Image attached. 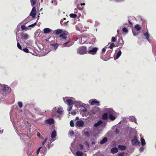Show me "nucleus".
<instances>
[{
	"instance_id": "1",
	"label": "nucleus",
	"mask_w": 156,
	"mask_h": 156,
	"mask_svg": "<svg viewBox=\"0 0 156 156\" xmlns=\"http://www.w3.org/2000/svg\"><path fill=\"white\" fill-rule=\"evenodd\" d=\"M59 37L62 38V45L63 47H70L73 44V42L70 39H67V33H63L59 35Z\"/></svg>"
},
{
	"instance_id": "2",
	"label": "nucleus",
	"mask_w": 156,
	"mask_h": 156,
	"mask_svg": "<svg viewBox=\"0 0 156 156\" xmlns=\"http://www.w3.org/2000/svg\"><path fill=\"white\" fill-rule=\"evenodd\" d=\"M77 54L82 55L87 53V48L85 46L79 47L77 49Z\"/></svg>"
},
{
	"instance_id": "3",
	"label": "nucleus",
	"mask_w": 156,
	"mask_h": 156,
	"mask_svg": "<svg viewBox=\"0 0 156 156\" xmlns=\"http://www.w3.org/2000/svg\"><path fill=\"white\" fill-rule=\"evenodd\" d=\"M131 142L132 145L134 146H137L140 143L138 140L137 137L135 135L133 136Z\"/></svg>"
},
{
	"instance_id": "4",
	"label": "nucleus",
	"mask_w": 156,
	"mask_h": 156,
	"mask_svg": "<svg viewBox=\"0 0 156 156\" xmlns=\"http://www.w3.org/2000/svg\"><path fill=\"white\" fill-rule=\"evenodd\" d=\"M108 114H109V118L112 120L113 121L116 119V117L112 115L113 110L111 109L108 110Z\"/></svg>"
},
{
	"instance_id": "5",
	"label": "nucleus",
	"mask_w": 156,
	"mask_h": 156,
	"mask_svg": "<svg viewBox=\"0 0 156 156\" xmlns=\"http://www.w3.org/2000/svg\"><path fill=\"white\" fill-rule=\"evenodd\" d=\"M98 50V48L96 47L93 48L91 49H89L88 51V52L89 54L94 55L96 54Z\"/></svg>"
},
{
	"instance_id": "6",
	"label": "nucleus",
	"mask_w": 156,
	"mask_h": 156,
	"mask_svg": "<svg viewBox=\"0 0 156 156\" xmlns=\"http://www.w3.org/2000/svg\"><path fill=\"white\" fill-rule=\"evenodd\" d=\"M68 97H66L63 98V100L64 102H67V103L68 105L69 106L73 105L74 104V102L72 100L68 99Z\"/></svg>"
},
{
	"instance_id": "7",
	"label": "nucleus",
	"mask_w": 156,
	"mask_h": 156,
	"mask_svg": "<svg viewBox=\"0 0 156 156\" xmlns=\"http://www.w3.org/2000/svg\"><path fill=\"white\" fill-rule=\"evenodd\" d=\"M89 103L91 105H95L97 106H99L100 105L99 102L95 99L90 100Z\"/></svg>"
},
{
	"instance_id": "8",
	"label": "nucleus",
	"mask_w": 156,
	"mask_h": 156,
	"mask_svg": "<svg viewBox=\"0 0 156 156\" xmlns=\"http://www.w3.org/2000/svg\"><path fill=\"white\" fill-rule=\"evenodd\" d=\"M54 121L52 118H49L48 119L45 120L44 122L46 125H52L54 124Z\"/></svg>"
},
{
	"instance_id": "9",
	"label": "nucleus",
	"mask_w": 156,
	"mask_h": 156,
	"mask_svg": "<svg viewBox=\"0 0 156 156\" xmlns=\"http://www.w3.org/2000/svg\"><path fill=\"white\" fill-rule=\"evenodd\" d=\"M63 110L62 108H58L57 112H54L53 113V115H56V113H58L60 115H62L63 114Z\"/></svg>"
},
{
	"instance_id": "10",
	"label": "nucleus",
	"mask_w": 156,
	"mask_h": 156,
	"mask_svg": "<svg viewBox=\"0 0 156 156\" xmlns=\"http://www.w3.org/2000/svg\"><path fill=\"white\" fill-rule=\"evenodd\" d=\"M76 125L79 127H82L84 125V122L82 120L77 121L76 123Z\"/></svg>"
},
{
	"instance_id": "11",
	"label": "nucleus",
	"mask_w": 156,
	"mask_h": 156,
	"mask_svg": "<svg viewBox=\"0 0 156 156\" xmlns=\"http://www.w3.org/2000/svg\"><path fill=\"white\" fill-rule=\"evenodd\" d=\"M117 43L118 44L116 45L117 47H118L119 46L122 47V46L124 44V41L122 39L120 38L118 40V41H117Z\"/></svg>"
},
{
	"instance_id": "12",
	"label": "nucleus",
	"mask_w": 156,
	"mask_h": 156,
	"mask_svg": "<svg viewBox=\"0 0 156 156\" xmlns=\"http://www.w3.org/2000/svg\"><path fill=\"white\" fill-rule=\"evenodd\" d=\"M118 149L117 147H112L111 150V152L112 154H115L118 151Z\"/></svg>"
},
{
	"instance_id": "13",
	"label": "nucleus",
	"mask_w": 156,
	"mask_h": 156,
	"mask_svg": "<svg viewBox=\"0 0 156 156\" xmlns=\"http://www.w3.org/2000/svg\"><path fill=\"white\" fill-rule=\"evenodd\" d=\"M52 30L49 28H44V33L47 34L51 33L52 32Z\"/></svg>"
},
{
	"instance_id": "14",
	"label": "nucleus",
	"mask_w": 156,
	"mask_h": 156,
	"mask_svg": "<svg viewBox=\"0 0 156 156\" xmlns=\"http://www.w3.org/2000/svg\"><path fill=\"white\" fill-rule=\"evenodd\" d=\"M63 32L62 29H58L54 31V33H55L56 34H59L62 33Z\"/></svg>"
},
{
	"instance_id": "15",
	"label": "nucleus",
	"mask_w": 156,
	"mask_h": 156,
	"mask_svg": "<svg viewBox=\"0 0 156 156\" xmlns=\"http://www.w3.org/2000/svg\"><path fill=\"white\" fill-rule=\"evenodd\" d=\"M102 123V120H100L94 124V126L95 127H97L101 125Z\"/></svg>"
},
{
	"instance_id": "16",
	"label": "nucleus",
	"mask_w": 156,
	"mask_h": 156,
	"mask_svg": "<svg viewBox=\"0 0 156 156\" xmlns=\"http://www.w3.org/2000/svg\"><path fill=\"white\" fill-rule=\"evenodd\" d=\"M108 118V115L107 113H105L102 116V119L103 120H107Z\"/></svg>"
},
{
	"instance_id": "17",
	"label": "nucleus",
	"mask_w": 156,
	"mask_h": 156,
	"mask_svg": "<svg viewBox=\"0 0 156 156\" xmlns=\"http://www.w3.org/2000/svg\"><path fill=\"white\" fill-rule=\"evenodd\" d=\"M56 131L55 130H54L51 133V138L53 139L56 136Z\"/></svg>"
},
{
	"instance_id": "18",
	"label": "nucleus",
	"mask_w": 156,
	"mask_h": 156,
	"mask_svg": "<svg viewBox=\"0 0 156 156\" xmlns=\"http://www.w3.org/2000/svg\"><path fill=\"white\" fill-rule=\"evenodd\" d=\"M129 120L132 122H136V118L133 116H130L129 118Z\"/></svg>"
},
{
	"instance_id": "19",
	"label": "nucleus",
	"mask_w": 156,
	"mask_h": 156,
	"mask_svg": "<svg viewBox=\"0 0 156 156\" xmlns=\"http://www.w3.org/2000/svg\"><path fill=\"white\" fill-rule=\"evenodd\" d=\"M83 132L85 135L87 137H88L90 136L89 132L87 129H84L83 130Z\"/></svg>"
},
{
	"instance_id": "20",
	"label": "nucleus",
	"mask_w": 156,
	"mask_h": 156,
	"mask_svg": "<svg viewBox=\"0 0 156 156\" xmlns=\"http://www.w3.org/2000/svg\"><path fill=\"white\" fill-rule=\"evenodd\" d=\"M118 147L119 149L121 150H125L126 148V147L125 146L122 145H119Z\"/></svg>"
},
{
	"instance_id": "21",
	"label": "nucleus",
	"mask_w": 156,
	"mask_h": 156,
	"mask_svg": "<svg viewBox=\"0 0 156 156\" xmlns=\"http://www.w3.org/2000/svg\"><path fill=\"white\" fill-rule=\"evenodd\" d=\"M107 140V138L106 137H105L101 141L100 143L101 144H103L106 142Z\"/></svg>"
},
{
	"instance_id": "22",
	"label": "nucleus",
	"mask_w": 156,
	"mask_h": 156,
	"mask_svg": "<svg viewBox=\"0 0 156 156\" xmlns=\"http://www.w3.org/2000/svg\"><path fill=\"white\" fill-rule=\"evenodd\" d=\"M134 28L138 31H140L141 29V27H140L139 25L138 24L136 25L135 26Z\"/></svg>"
},
{
	"instance_id": "23",
	"label": "nucleus",
	"mask_w": 156,
	"mask_h": 156,
	"mask_svg": "<svg viewBox=\"0 0 156 156\" xmlns=\"http://www.w3.org/2000/svg\"><path fill=\"white\" fill-rule=\"evenodd\" d=\"M144 35L146 37V39L148 41H149V34L148 32H146L144 34Z\"/></svg>"
},
{
	"instance_id": "24",
	"label": "nucleus",
	"mask_w": 156,
	"mask_h": 156,
	"mask_svg": "<svg viewBox=\"0 0 156 156\" xmlns=\"http://www.w3.org/2000/svg\"><path fill=\"white\" fill-rule=\"evenodd\" d=\"M22 38L23 39H27L28 38V35L27 34H24L22 35Z\"/></svg>"
},
{
	"instance_id": "25",
	"label": "nucleus",
	"mask_w": 156,
	"mask_h": 156,
	"mask_svg": "<svg viewBox=\"0 0 156 156\" xmlns=\"http://www.w3.org/2000/svg\"><path fill=\"white\" fill-rule=\"evenodd\" d=\"M132 31L133 34L134 36H136L138 35L139 33V32L138 31H137V30H132Z\"/></svg>"
},
{
	"instance_id": "26",
	"label": "nucleus",
	"mask_w": 156,
	"mask_h": 156,
	"mask_svg": "<svg viewBox=\"0 0 156 156\" xmlns=\"http://www.w3.org/2000/svg\"><path fill=\"white\" fill-rule=\"evenodd\" d=\"M77 156H82L83 155V153L80 151H77L76 153Z\"/></svg>"
},
{
	"instance_id": "27",
	"label": "nucleus",
	"mask_w": 156,
	"mask_h": 156,
	"mask_svg": "<svg viewBox=\"0 0 156 156\" xmlns=\"http://www.w3.org/2000/svg\"><path fill=\"white\" fill-rule=\"evenodd\" d=\"M122 54V52L121 50L119 51L117 53L116 59H118L121 55Z\"/></svg>"
},
{
	"instance_id": "28",
	"label": "nucleus",
	"mask_w": 156,
	"mask_h": 156,
	"mask_svg": "<svg viewBox=\"0 0 156 156\" xmlns=\"http://www.w3.org/2000/svg\"><path fill=\"white\" fill-rule=\"evenodd\" d=\"M36 0H30V3L32 6H34L36 2Z\"/></svg>"
},
{
	"instance_id": "29",
	"label": "nucleus",
	"mask_w": 156,
	"mask_h": 156,
	"mask_svg": "<svg viewBox=\"0 0 156 156\" xmlns=\"http://www.w3.org/2000/svg\"><path fill=\"white\" fill-rule=\"evenodd\" d=\"M63 21L62 20H61V21H60L61 24L62 25H63V26H65L67 24V23L69 21H66V22H64L63 23Z\"/></svg>"
},
{
	"instance_id": "30",
	"label": "nucleus",
	"mask_w": 156,
	"mask_h": 156,
	"mask_svg": "<svg viewBox=\"0 0 156 156\" xmlns=\"http://www.w3.org/2000/svg\"><path fill=\"white\" fill-rule=\"evenodd\" d=\"M36 14V13L35 12H32V11H31V12L30 13V15L33 18H34L35 17Z\"/></svg>"
},
{
	"instance_id": "31",
	"label": "nucleus",
	"mask_w": 156,
	"mask_h": 156,
	"mask_svg": "<svg viewBox=\"0 0 156 156\" xmlns=\"http://www.w3.org/2000/svg\"><path fill=\"white\" fill-rule=\"evenodd\" d=\"M127 154L125 152H122L118 154L119 156H127Z\"/></svg>"
},
{
	"instance_id": "32",
	"label": "nucleus",
	"mask_w": 156,
	"mask_h": 156,
	"mask_svg": "<svg viewBox=\"0 0 156 156\" xmlns=\"http://www.w3.org/2000/svg\"><path fill=\"white\" fill-rule=\"evenodd\" d=\"M77 7L78 9L81 10H82L83 8V6H82V4H78L77 5Z\"/></svg>"
},
{
	"instance_id": "33",
	"label": "nucleus",
	"mask_w": 156,
	"mask_h": 156,
	"mask_svg": "<svg viewBox=\"0 0 156 156\" xmlns=\"http://www.w3.org/2000/svg\"><path fill=\"white\" fill-rule=\"evenodd\" d=\"M141 143L142 145L143 146H145L146 144L145 140L143 138L141 139Z\"/></svg>"
},
{
	"instance_id": "34",
	"label": "nucleus",
	"mask_w": 156,
	"mask_h": 156,
	"mask_svg": "<svg viewBox=\"0 0 156 156\" xmlns=\"http://www.w3.org/2000/svg\"><path fill=\"white\" fill-rule=\"evenodd\" d=\"M69 16L71 18H76L77 16L75 14L71 13L70 14Z\"/></svg>"
},
{
	"instance_id": "35",
	"label": "nucleus",
	"mask_w": 156,
	"mask_h": 156,
	"mask_svg": "<svg viewBox=\"0 0 156 156\" xmlns=\"http://www.w3.org/2000/svg\"><path fill=\"white\" fill-rule=\"evenodd\" d=\"M116 47L114 44V43H112L110 44V45L109 46V48L111 49H112L113 47Z\"/></svg>"
},
{
	"instance_id": "36",
	"label": "nucleus",
	"mask_w": 156,
	"mask_h": 156,
	"mask_svg": "<svg viewBox=\"0 0 156 156\" xmlns=\"http://www.w3.org/2000/svg\"><path fill=\"white\" fill-rule=\"evenodd\" d=\"M51 45L53 46L55 49H56L58 47V45L57 43L54 44H51Z\"/></svg>"
},
{
	"instance_id": "37",
	"label": "nucleus",
	"mask_w": 156,
	"mask_h": 156,
	"mask_svg": "<svg viewBox=\"0 0 156 156\" xmlns=\"http://www.w3.org/2000/svg\"><path fill=\"white\" fill-rule=\"evenodd\" d=\"M21 28L22 30H26L27 29V27L25 25H22L21 26Z\"/></svg>"
},
{
	"instance_id": "38",
	"label": "nucleus",
	"mask_w": 156,
	"mask_h": 156,
	"mask_svg": "<svg viewBox=\"0 0 156 156\" xmlns=\"http://www.w3.org/2000/svg\"><path fill=\"white\" fill-rule=\"evenodd\" d=\"M19 106L20 108H21L23 106V103L21 102H18V103Z\"/></svg>"
},
{
	"instance_id": "39",
	"label": "nucleus",
	"mask_w": 156,
	"mask_h": 156,
	"mask_svg": "<svg viewBox=\"0 0 156 156\" xmlns=\"http://www.w3.org/2000/svg\"><path fill=\"white\" fill-rule=\"evenodd\" d=\"M70 125L71 127H73L74 126V124L72 120H71L70 122Z\"/></svg>"
},
{
	"instance_id": "40",
	"label": "nucleus",
	"mask_w": 156,
	"mask_h": 156,
	"mask_svg": "<svg viewBox=\"0 0 156 156\" xmlns=\"http://www.w3.org/2000/svg\"><path fill=\"white\" fill-rule=\"evenodd\" d=\"M122 30L123 31V32L125 33H127L128 31L127 29L125 27L123 28L122 29Z\"/></svg>"
},
{
	"instance_id": "41",
	"label": "nucleus",
	"mask_w": 156,
	"mask_h": 156,
	"mask_svg": "<svg viewBox=\"0 0 156 156\" xmlns=\"http://www.w3.org/2000/svg\"><path fill=\"white\" fill-rule=\"evenodd\" d=\"M116 38L115 37H113L112 38L111 41L112 42H115L116 41Z\"/></svg>"
},
{
	"instance_id": "42",
	"label": "nucleus",
	"mask_w": 156,
	"mask_h": 156,
	"mask_svg": "<svg viewBox=\"0 0 156 156\" xmlns=\"http://www.w3.org/2000/svg\"><path fill=\"white\" fill-rule=\"evenodd\" d=\"M23 51L25 52L28 53L29 52V50L28 49L26 48L23 49Z\"/></svg>"
},
{
	"instance_id": "43",
	"label": "nucleus",
	"mask_w": 156,
	"mask_h": 156,
	"mask_svg": "<svg viewBox=\"0 0 156 156\" xmlns=\"http://www.w3.org/2000/svg\"><path fill=\"white\" fill-rule=\"evenodd\" d=\"M17 46L19 49H20L21 50H22V47L21 46L20 44L18 43H17Z\"/></svg>"
},
{
	"instance_id": "44",
	"label": "nucleus",
	"mask_w": 156,
	"mask_h": 156,
	"mask_svg": "<svg viewBox=\"0 0 156 156\" xmlns=\"http://www.w3.org/2000/svg\"><path fill=\"white\" fill-rule=\"evenodd\" d=\"M48 140L47 138H46L42 142V145H44L45 143Z\"/></svg>"
},
{
	"instance_id": "45",
	"label": "nucleus",
	"mask_w": 156,
	"mask_h": 156,
	"mask_svg": "<svg viewBox=\"0 0 156 156\" xmlns=\"http://www.w3.org/2000/svg\"><path fill=\"white\" fill-rule=\"evenodd\" d=\"M36 24V22L28 26L29 27H34Z\"/></svg>"
},
{
	"instance_id": "46",
	"label": "nucleus",
	"mask_w": 156,
	"mask_h": 156,
	"mask_svg": "<svg viewBox=\"0 0 156 156\" xmlns=\"http://www.w3.org/2000/svg\"><path fill=\"white\" fill-rule=\"evenodd\" d=\"M69 134L71 136H74V132L73 131L70 132Z\"/></svg>"
},
{
	"instance_id": "47",
	"label": "nucleus",
	"mask_w": 156,
	"mask_h": 156,
	"mask_svg": "<svg viewBox=\"0 0 156 156\" xmlns=\"http://www.w3.org/2000/svg\"><path fill=\"white\" fill-rule=\"evenodd\" d=\"M69 106V107L68 108V110L69 111H70L72 109V108L73 107V105H70V106Z\"/></svg>"
},
{
	"instance_id": "48",
	"label": "nucleus",
	"mask_w": 156,
	"mask_h": 156,
	"mask_svg": "<svg viewBox=\"0 0 156 156\" xmlns=\"http://www.w3.org/2000/svg\"><path fill=\"white\" fill-rule=\"evenodd\" d=\"M31 11H32V12H35L36 13L37 12L36 8L35 7H33Z\"/></svg>"
},
{
	"instance_id": "49",
	"label": "nucleus",
	"mask_w": 156,
	"mask_h": 156,
	"mask_svg": "<svg viewBox=\"0 0 156 156\" xmlns=\"http://www.w3.org/2000/svg\"><path fill=\"white\" fill-rule=\"evenodd\" d=\"M85 144L88 147L89 146V143L87 141H85L84 142Z\"/></svg>"
},
{
	"instance_id": "50",
	"label": "nucleus",
	"mask_w": 156,
	"mask_h": 156,
	"mask_svg": "<svg viewBox=\"0 0 156 156\" xmlns=\"http://www.w3.org/2000/svg\"><path fill=\"white\" fill-rule=\"evenodd\" d=\"M41 148V147H39L38 148V149L37 150V155L39 154V153L40 151V149Z\"/></svg>"
},
{
	"instance_id": "51",
	"label": "nucleus",
	"mask_w": 156,
	"mask_h": 156,
	"mask_svg": "<svg viewBox=\"0 0 156 156\" xmlns=\"http://www.w3.org/2000/svg\"><path fill=\"white\" fill-rule=\"evenodd\" d=\"M41 148V147H39L38 148V149L37 150V155L39 154V153L40 151V149Z\"/></svg>"
},
{
	"instance_id": "52",
	"label": "nucleus",
	"mask_w": 156,
	"mask_h": 156,
	"mask_svg": "<svg viewBox=\"0 0 156 156\" xmlns=\"http://www.w3.org/2000/svg\"><path fill=\"white\" fill-rule=\"evenodd\" d=\"M79 146H80V149H83V146L81 144H79Z\"/></svg>"
},
{
	"instance_id": "53",
	"label": "nucleus",
	"mask_w": 156,
	"mask_h": 156,
	"mask_svg": "<svg viewBox=\"0 0 156 156\" xmlns=\"http://www.w3.org/2000/svg\"><path fill=\"white\" fill-rule=\"evenodd\" d=\"M95 142H96V140L95 139H94L92 141V144H95Z\"/></svg>"
},
{
	"instance_id": "54",
	"label": "nucleus",
	"mask_w": 156,
	"mask_h": 156,
	"mask_svg": "<svg viewBox=\"0 0 156 156\" xmlns=\"http://www.w3.org/2000/svg\"><path fill=\"white\" fill-rule=\"evenodd\" d=\"M37 135L38 136H39V137H40L41 134L40 133H39V132H37Z\"/></svg>"
},
{
	"instance_id": "55",
	"label": "nucleus",
	"mask_w": 156,
	"mask_h": 156,
	"mask_svg": "<svg viewBox=\"0 0 156 156\" xmlns=\"http://www.w3.org/2000/svg\"><path fill=\"white\" fill-rule=\"evenodd\" d=\"M102 51V52H104V53L106 51L105 48H103Z\"/></svg>"
},
{
	"instance_id": "56",
	"label": "nucleus",
	"mask_w": 156,
	"mask_h": 156,
	"mask_svg": "<svg viewBox=\"0 0 156 156\" xmlns=\"http://www.w3.org/2000/svg\"><path fill=\"white\" fill-rule=\"evenodd\" d=\"M71 114L73 115H76V112H73L71 113Z\"/></svg>"
},
{
	"instance_id": "57",
	"label": "nucleus",
	"mask_w": 156,
	"mask_h": 156,
	"mask_svg": "<svg viewBox=\"0 0 156 156\" xmlns=\"http://www.w3.org/2000/svg\"><path fill=\"white\" fill-rule=\"evenodd\" d=\"M128 22L130 25H132V23L129 20H128Z\"/></svg>"
},
{
	"instance_id": "58",
	"label": "nucleus",
	"mask_w": 156,
	"mask_h": 156,
	"mask_svg": "<svg viewBox=\"0 0 156 156\" xmlns=\"http://www.w3.org/2000/svg\"><path fill=\"white\" fill-rule=\"evenodd\" d=\"M54 140L52 138V139L50 140V143H51L52 142L54 141Z\"/></svg>"
},
{
	"instance_id": "59",
	"label": "nucleus",
	"mask_w": 156,
	"mask_h": 156,
	"mask_svg": "<svg viewBox=\"0 0 156 156\" xmlns=\"http://www.w3.org/2000/svg\"><path fill=\"white\" fill-rule=\"evenodd\" d=\"M86 108H84V109H83V111L84 112H85L86 111Z\"/></svg>"
},
{
	"instance_id": "60",
	"label": "nucleus",
	"mask_w": 156,
	"mask_h": 156,
	"mask_svg": "<svg viewBox=\"0 0 156 156\" xmlns=\"http://www.w3.org/2000/svg\"><path fill=\"white\" fill-rule=\"evenodd\" d=\"M122 47L119 46V47L118 48V49H119V51L120 50V49L122 48Z\"/></svg>"
},
{
	"instance_id": "61",
	"label": "nucleus",
	"mask_w": 156,
	"mask_h": 156,
	"mask_svg": "<svg viewBox=\"0 0 156 156\" xmlns=\"http://www.w3.org/2000/svg\"><path fill=\"white\" fill-rule=\"evenodd\" d=\"M80 4H82V6H83V5H85V4L84 3H82Z\"/></svg>"
},
{
	"instance_id": "62",
	"label": "nucleus",
	"mask_w": 156,
	"mask_h": 156,
	"mask_svg": "<svg viewBox=\"0 0 156 156\" xmlns=\"http://www.w3.org/2000/svg\"><path fill=\"white\" fill-rule=\"evenodd\" d=\"M76 119L77 120H78L79 119V118L78 117H76Z\"/></svg>"
},
{
	"instance_id": "63",
	"label": "nucleus",
	"mask_w": 156,
	"mask_h": 156,
	"mask_svg": "<svg viewBox=\"0 0 156 156\" xmlns=\"http://www.w3.org/2000/svg\"><path fill=\"white\" fill-rule=\"evenodd\" d=\"M117 32L118 33V34L119 33V30H117Z\"/></svg>"
},
{
	"instance_id": "64",
	"label": "nucleus",
	"mask_w": 156,
	"mask_h": 156,
	"mask_svg": "<svg viewBox=\"0 0 156 156\" xmlns=\"http://www.w3.org/2000/svg\"><path fill=\"white\" fill-rule=\"evenodd\" d=\"M63 20H66V19L65 18H64L63 19Z\"/></svg>"
}]
</instances>
